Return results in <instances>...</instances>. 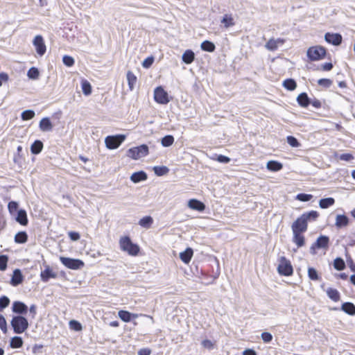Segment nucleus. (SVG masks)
Returning <instances> with one entry per match:
<instances>
[{
  "label": "nucleus",
  "instance_id": "nucleus-37",
  "mask_svg": "<svg viewBox=\"0 0 355 355\" xmlns=\"http://www.w3.org/2000/svg\"><path fill=\"white\" fill-rule=\"evenodd\" d=\"M10 345L12 348H19L23 345L22 338L19 336H14L11 338Z\"/></svg>",
  "mask_w": 355,
  "mask_h": 355
},
{
  "label": "nucleus",
  "instance_id": "nucleus-53",
  "mask_svg": "<svg viewBox=\"0 0 355 355\" xmlns=\"http://www.w3.org/2000/svg\"><path fill=\"white\" fill-rule=\"evenodd\" d=\"M313 196L311 194L300 193L296 196V199L302 202L309 201L312 198Z\"/></svg>",
  "mask_w": 355,
  "mask_h": 355
},
{
  "label": "nucleus",
  "instance_id": "nucleus-51",
  "mask_svg": "<svg viewBox=\"0 0 355 355\" xmlns=\"http://www.w3.org/2000/svg\"><path fill=\"white\" fill-rule=\"evenodd\" d=\"M8 209L10 214H14L18 209V203L15 201H11L8 203Z\"/></svg>",
  "mask_w": 355,
  "mask_h": 355
},
{
  "label": "nucleus",
  "instance_id": "nucleus-2",
  "mask_svg": "<svg viewBox=\"0 0 355 355\" xmlns=\"http://www.w3.org/2000/svg\"><path fill=\"white\" fill-rule=\"evenodd\" d=\"M10 324L14 332L17 334L24 333L28 328L27 319L21 315L14 316L11 320Z\"/></svg>",
  "mask_w": 355,
  "mask_h": 355
},
{
  "label": "nucleus",
  "instance_id": "nucleus-21",
  "mask_svg": "<svg viewBox=\"0 0 355 355\" xmlns=\"http://www.w3.org/2000/svg\"><path fill=\"white\" fill-rule=\"evenodd\" d=\"M303 233L293 232V242L296 244L297 248L302 247L304 245V236Z\"/></svg>",
  "mask_w": 355,
  "mask_h": 355
},
{
  "label": "nucleus",
  "instance_id": "nucleus-48",
  "mask_svg": "<svg viewBox=\"0 0 355 355\" xmlns=\"http://www.w3.org/2000/svg\"><path fill=\"white\" fill-rule=\"evenodd\" d=\"M8 261V256L0 255V270L4 271L7 268Z\"/></svg>",
  "mask_w": 355,
  "mask_h": 355
},
{
  "label": "nucleus",
  "instance_id": "nucleus-5",
  "mask_svg": "<svg viewBox=\"0 0 355 355\" xmlns=\"http://www.w3.org/2000/svg\"><path fill=\"white\" fill-rule=\"evenodd\" d=\"M125 139V136L123 135L107 136L105 139V144L108 149L113 150L117 148Z\"/></svg>",
  "mask_w": 355,
  "mask_h": 355
},
{
  "label": "nucleus",
  "instance_id": "nucleus-26",
  "mask_svg": "<svg viewBox=\"0 0 355 355\" xmlns=\"http://www.w3.org/2000/svg\"><path fill=\"white\" fill-rule=\"evenodd\" d=\"M326 293L327 296L334 302H338L340 300V293L336 289L328 288L326 290Z\"/></svg>",
  "mask_w": 355,
  "mask_h": 355
},
{
  "label": "nucleus",
  "instance_id": "nucleus-43",
  "mask_svg": "<svg viewBox=\"0 0 355 355\" xmlns=\"http://www.w3.org/2000/svg\"><path fill=\"white\" fill-rule=\"evenodd\" d=\"M27 76L30 79L36 80L39 78L40 72L36 67H31L28 71Z\"/></svg>",
  "mask_w": 355,
  "mask_h": 355
},
{
  "label": "nucleus",
  "instance_id": "nucleus-30",
  "mask_svg": "<svg viewBox=\"0 0 355 355\" xmlns=\"http://www.w3.org/2000/svg\"><path fill=\"white\" fill-rule=\"evenodd\" d=\"M335 203V200L333 198H322L319 201V206L322 209H327Z\"/></svg>",
  "mask_w": 355,
  "mask_h": 355
},
{
  "label": "nucleus",
  "instance_id": "nucleus-42",
  "mask_svg": "<svg viewBox=\"0 0 355 355\" xmlns=\"http://www.w3.org/2000/svg\"><path fill=\"white\" fill-rule=\"evenodd\" d=\"M334 267L337 270H343L345 268V263L343 259L338 257L334 261Z\"/></svg>",
  "mask_w": 355,
  "mask_h": 355
},
{
  "label": "nucleus",
  "instance_id": "nucleus-38",
  "mask_svg": "<svg viewBox=\"0 0 355 355\" xmlns=\"http://www.w3.org/2000/svg\"><path fill=\"white\" fill-rule=\"evenodd\" d=\"M118 315L120 318V319L125 322H128L132 319V313L127 311H119L118 313Z\"/></svg>",
  "mask_w": 355,
  "mask_h": 355
},
{
  "label": "nucleus",
  "instance_id": "nucleus-15",
  "mask_svg": "<svg viewBox=\"0 0 355 355\" xmlns=\"http://www.w3.org/2000/svg\"><path fill=\"white\" fill-rule=\"evenodd\" d=\"M284 42V40L283 39H270L269 41L266 44L265 46L266 48L269 51H275L279 46L282 45Z\"/></svg>",
  "mask_w": 355,
  "mask_h": 355
},
{
  "label": "nucleus",
  "instance_id": "nucleus-24",
  "mask_svg": "<svg viewBox=\"0 0 355 355\" xmlns=\"http://www.w3.org/2000/svg\"><path fill=\"white\" fill-rule=\"evenodd\" d=\"M341 310L350 315H355V306L351 302L343 303L341 306Z\"/></svg>",
  "mask_w": 355,
  "mask_h": 355
},
{
  "label": "nucleus",
  "instance_id": "nucleus-17",
  "mask_svg": "<svg viewBox=\"0 0 355 355\" xmlns=\"http://www.w3.org/2000/svg\"><path fill=\"white\" fill-rule=\"evenodd\" d=\"M329 237L327 236H320L318 238L315 243L311 247V249H313L314 247H317L318 248H327L329 245Z\"/></svg>",
  "mask_w": 355,
  "mask_h": 355
},
{
  "label": "nucleus",
  "instance_id": "nucleus-56",
  "mask_svg": "<svg viewBox=\"0 0 355 355\" xmlns=\"http://www.w3.org/2000/svg\"><path fill=\"white\" fill-rule=\"evenodd\" d=\"M63 63L67 67H71L74 64V59L69 55H64L62 58Z\"/></svg>",
  "mask_w": 355,
  "mask_h": 355
},
{
  "label": "nucleus",
  "instance_id": "nucleus-58",
  "mask_svg": "<svg viewBox=\"0 0 355 355\" xmlns=\"http://www.w3.org/2000/svg\"><path fill=\"white\" fill-rule=\"evenodd\" d=\"M318 83L320 86L329 87L331 86L332 81L327 78H321L318 80Z\"/></svg>",
  "mask_w": 355,
  "mask_h": 355
},
{
  "label": "nucleus",
  "instance_id": "nucleus-14",
  "mask_svg": "<svg viewBox=\"0 0 355 355\" xmlns=\"http://www.w3.org/2000/svg\"><path fill=\"white\" fill-rule=\"evenodd\" d=\"M12 312L18 314H25L27 313L28 306L21 302H14L12 306Z\"/></svg>",
  "mask_w": 355,
  "mask_h": 355
},
{
  "label": "nucleus",
  "instance_id": "nucleus-40",
  "mask_svg": "<svg viewBox=\"0 0 355 355\" xmlns=\"http://www.w3.org/2000/svg\"><path fill=\"white\" fill-rule=\"evenodd\" d=\"M283 86L288 90L293 91L296 88L297 84L293 79H286L284 81Z\"/></svg>",
  "mask_w": 355,
  "mask_h": 355
},
{
  "label": "nucleus",
  "instance_id": "nucleus-16",
  "mask_svg": "<svg viewBox=\"0 0 355 355\" xmlns=\"http://www.w3.org/2000/svg\"><path fill=\"white\" fill-rule=\"evenodd\" d=\"M23 279L24 277L21 270L19 269H15L13 271V274L10 280V284L12 286H16L23 282Z\"/></svg>",
  "mask_w": 355,
  "mask_h": 355
},
{
  "label": "nucleus",
  "instance_id": "nucleus-50",
  "mask_svg": "<svg viewBox=\"0 0 355 355\" xmlns=\"http://www.w3.org/2000/svg\"><path fill=\"white\" fill-rule=\"evenodd\" d=\"M261 338L263 343H269L272 341L273 336L270 333L265 331L261 334Z\"/></svg>",
  "mask_w": 355,
  "mask_h": 355
},
{
  "label": "nucleus",
  "instance_id": "nucleus-9",
  "mask_svg": "<svg viewBox=\"0 0 355 355\" xmlns=\"http://www.w3.org/2000/svg\"><path fill=\"white\" fill-rule=\"evenodd\" d=\"M307 222L302 218L301 216L297 218V220L293 223L291 226L293 232L304 233L307 230Z\"/></svg>",
  "mask_w": 355,
  "mask_h": 355
},
{
  "label": "nucleus",
  "instance_id": "nucleus-19",
  "mask_svg": "<svg viewBox=\"0 0 355 355\" xmlns=\"http://www.w3.org/2000/svg\"><path fill=\"white\" fill-rule=\"evenodd\" d=\"M193 254V250L191 248H187L184 252L180 253V258L184 263L187 264L190 262Z\"/></svg>",
  "mask_w": 355,
  "mask_h": 355
},
{
  "label": "nucleus",
  "instance_id": "nucleus-27",
  "mask_svg": "<svg viewBox=\"0 0 355 355\" xmlns=\"http://www.w3.org/2000/svg\"><path fill=\"white\" fill-rule=\"evenodd\" d=\"M153 223V219L151 216H147L141 218L139 221V225L146 229H148Z\"/></svg>",
  "mask_w": 355,
  "mask_h": 355
},
{
  "label": "nucleus",
  "instance_id": "nucleus-20",
  "mask_svg": "<svg viewBox=\"0 0 355 355\" xmlns=\"http://www.w3.org/2000/svg\"><path fill=\"white\" fill-rule=\"evenodd\" d=\"M147 179V175L144 171L135 172L130 176V180L134 183H138L141 181L146 180Z\"/></svg>",
  "mask_w": 355,
  "mask_h": 355
},
{
  "label": "nucleus",
  "instance_id": "nucleus-4",
  "mask_svg": "<svg viewBox=\"0 0 355 355\" xmlns=\"http://www.w3.org/2000/svg\"><path fill=\"white\" fill-rule=\"evenodd\" d=\"M325 55V49L320 46H312L307 50V56L313 61L322 60L324 58Z\"/></svg>",
  "mask_w": 355,
  "mask_h": 355
},
{
  "label": "nucleus",
  "instance_id": "nucleus-29",
  "mask_svg": "<svg viewBox=\"0 0 355 355\" xmlns=\"http://www.w3.org/2000/svg\"><path fill=\"white\" fill-rule=\"evenodd\" d=\"M182 58L184 63L191 64L195 58V54L191 50H187L182 54Z\"/></svg>",
  "mask_w": 355,
  "mask_h": 355
},
{
  "label": "nucleus",
  "instance_id": "nucleus-7",
  "mask_svg": "<svg viewBox=\"0 0 355 355\" xmlns=\"http://www.w3.org/2000/svg\"><path fill=\"white\" fill-rule=\"evenodd\" d=\"M60 260L64 266L71 270H78L85 265L83 261L77 259L60 257Z\"/></svg>",
  "mask_w": 355,
  "mask_h": 355
},
{
  "label": "nucleus",
  "instance_id": "nucleus-35",
  "mask_svg": "<svg viewBox=\"0 0 355 355\" xmlns=\"http://www.w3.org/2000/svg\"><path fill=\"white\" fill-rule=\"evenodd\" d=\"M200 46L203 51L207 52H213L214 51L216 48L214 44L208 40H205L203 42H202Z\"/></svg>",
  "mask_w": 355,
  "mask_h": 355
},
{
  "label": "nucleus",
  "instance_id": "nucleus-1",
  "mask_svg": "<svg viewBox=\"0 0 355 355\" xmlns=\"http://www.w3.org/2000/svg\"><path fill=\"white\" fill-rule=\"evenodd\" d=\"M120 249L129 255L137 256L139 252L138 245L133 243L129 236H123L119 240Z\"/></svg>",
  "mask_w": 355,
  "mask_h": 355
},
{
  "label": "nucleus",
  "instance_id": "nucleus-34",
  "mask_svg": "<svg viewBox=\"0 0 355 355\" xmlns=\"http://www.w3.org/2000/svg\"><path fill=\"white\" fill-rule=\"evenodd\" d=\"M221 23L225 28H229L234 25V19L231 15L226 14L223 16Z\"/></svg>",
  "mask_w": 355,
  "mask_h": 355
},
{
  "label": "nucleus",
  "instance_id": "nucleus-32",
  "mask_svg": "<svg viewBox=\"0 0 355 355\" xmlns=\"http://www.w3.org/2000/svg\"><path fill=\"white\" fill-rule=\"evenodd\" d=\"M43 148V144L40 140H36L31 146V151L33 154L37 155L40 153Z\"/></svg>",
  "mask_w": 355,
  "mask_h": 355
},
{
  "label": "nucleus",
  "instance_id": "nucleus-44",
  "mask_svg": "<svg viewBox=\"0 0 355 355\" xmlns=\"http://www.w3.org/2000/svg\"><path fill=\"white\" fill-rule=\"evenodd\" d=\"M153 171L157 175L162 176L168 172V168L166 166H155Z\"/></svg>",
  "mask_w": 355,
  "mask_h": 355
},
{
  "label": "nucleus",
  "instance_id": "nucleus-64",
  "mask_svg": "<svg viewBox=\"0 0 355 355\" xmlns=\"http://www.w3.org/2000/svg\"><path fill=\"white\" fill-rule=\"evenodd\" d=\"M243 355H257V352L252 349H247L243 352Z\"/></svg>",
  "mask_w": 355,
  "mask_h": 355
},
{
  "label": "nucleus",
  "instance_id": "nucleus-23",
  "mask_svg": "<svg viewBox=\"0 0 355 355\" xmlns=\"http://www.w3.org/2000/svg\"><path fill=\"white\" fill-rule=\"evenodd\" d=\"M56 275L52 271L49 267H46L41 272V279L43 282H48L50 278H55Z\"/></svg>",
  "mask_w": 355,
  "mask_h": 355
},
{
  "label": "nucleus",
  "instance_id": "nucleus-52",
  "mask_svg": "<svg viewBox=\"0 0 355 355\" xmlns=\"http://www.w3.org/2000/svg\"><path fill=\"white\" fill-rule=\"evenodd\" d=\"M10 304V300L6 296H2L0 297V311L6 308Z\"/></svg>",
  "mask_w": 355,
  "mask_h": 355
},
{
  "label": "nucleus",
  "instance_id": "nucleus-62",
  "mask_svg": "<svg viewBox=\"0 0 355 355\" xmlns=\"http://www.w3.org/2000/svg\"><path fill=\"white\" fill-rule=\"evenodd\" d=\"M151 353L150 349L147 348L141 349L138 352V355H150Z\"/></svg>",
  "mask_w": 355,
  "mask_h": 355
},
{
  "label": "nucleus",
  "instance_id": "nucleus-33",
  "mask_svg": "<svg viewBox=\"0 0 355 355\" xmlns=\"http://www.w3.org/2000/svg\"><path fill=\"white\" fill-rule=\"evenodd\" d=\"M126 76H127V80H128L129 88L132 91L134 89V87L136 84L137 77L130 71H128Z\"/></svg>",
  "mask_w": 355,
  "mask_h": 355
},
{
  "label": "nucleus",
  "instance_id": "nucleus-55",
  "mask_svg": "<svg viewBox=\"0 0 355 355\" xmlns=\"http://www.w3.org/2000/svg\"><path fill=\"white\" fill-rule=\"evenodd\" d=\"M0 329L4 333L8 331L7 322L5 318L0 314Z\"/></svg>",
  "mask_w": 355,
  "mask_h": 355
},
{
  "label": "nucleus",
  "instance_id": "nucleus-11",
  "mask_svg": "<svg viewBox=\"0 0 355 355\" xmlns=\"http://www.w3.org/2000/svg\"><path fill=\"white\" fill-rule=\"evenodd\" d=\"M324 40L327 42L337 46L341 43L342 36L338 33H327L324 35Z\"/></svg>",
  "mask_w": 355,
  "mask_h": 355
},
{
  "label": "nucleus",
  "instance_id": "nucleus-25",
  "mask_svg": "<svg viewBox=\"0 0 355 355\" xmlns=\"http://www.w3.org/2000/svg\"><path fill=\"white\" fill-rule=\"evenodd\" d=\"M16 220L22 225H26L28 223L26 212L24 209H20L17 211Z\"/></svg>",
  "mask_w": 355,
  "mask_h": 355
},
{
  "label": "nucleus",
  "instance_id": "nucleus-3",
  "mask_svg": "<svg viewBox=\"0 0 355 355\" xmlns=\"http://www.w3.org/2000/svg\"><path fill=\"white\" fill-rule=\"evenodd\" d=\"M148 154V147L146 144L130 148L127 151V156L132 159H139Z\"/></svg>",
  "mask_w": 355,
  "mask_h": 355
},
{
  "label": "nucleus",
  "instance_id": "nucleus-47",
  "mask_svg": "<svg viewBox=\"0 0 355 355\" xmlns=\"http://www.w3.org/2000/svg\"><path fill=\"white\" fill-rule=\"evenodd\" d=\"M308 276L310 279L316 281L319 279V275L318 274L317 270L311 267L308 268Z\"/></svg>",
  "mask_w": 355,
  "mask_h": 355
},
{
  "label": "nucleus",
  "instance_id": "nucleus-22",
  "mask_svg": "<svg viewBox=\"0 0 355 355\" xmlns=\"http://www.w3.org/2000/svg\"><path fill=\"white\" fill-rule=\"evenodd\" d=\"M300 216L308 223L309 221L315 220L318 218L319 214L318 211L313 210L309 212H305Z\"/></svg>",
  "mask_w": 355,
  "mask_h": 355
},
{
  "label": "nucleus",
  "instance_id": "nucleus-57",
  "mask_svg": "<svg viewBox=\"0 0 355 355\" xmlns=\"http://www.w3.org/2000/svg\"><path fill=\"white\" fill-rule=\"evenodd\" d=\"M154 62V58L153 56H150L146 58L142 62V67L144 68L148 69L149 68Z\"/></svg>",
  "mask_w": 355,
  "mask_h": 355
},
{
  "label": "nucleus",
  "instance_id": "nucleus-18",
  "mask_svg": "<svg viewBox=\"0 0 355 355\" xmlns=\"http://www.w3.org/2000/svg\"><path fill=\"white\" fill-rule=\"evenodd\" d=\"M39 127L42 132H49L53 129V124L49 118L45 117L40 121Z\"/></svg>",
  "mask_w": 355,
  "mask_h": 355
},
{
  "label": "nucleus",
  "instance_id": "nucleus-8",
  "mask_svg": "<svg viewBox=\"0 0 355 355\" xmlns=\"http://www.w3.org/2000/svg\"><path fill=\"white\" fill-rule=\"evenodd\" d=\"M154 98L160 104H166L169 102L168 94L162 87H158L155 89Z\"/></svg>",
  "mask_w": 355,
  "mask_h": 355
},
{
  "label": "nucleus",
  "instance_id": "nucleus-36",
  "mask_svg": "<svg viewBox=\"0 0 355 355\" xmlns=\"http://www.w3.org/2000/svg\"><path fill=\"white\" fill-rule=\"evenodd\" d=\"M81 87L83 93L85 96H89L92 93V86L91 84L87 80H83L81 81Z\"/></svg>",
  "mask_w": 355,
  "mask_h": 355
},
{
  "label": "nucleus",
  "instance_id": "nucleus-60",
  "mask_svg": "<svg viewBox=\"0 0 355 355\" xmlns=\"http://www.w3.org/2000/svg\"><path fill=\"white\" fill-rule=\"evenodd\" d=\"M340 159L344 161H350L351 159H353V156L349 153H344L340 155Z\"/></svg>",
  "mask_w": 355,
  "mask_h": 355
},
{
  "label": "nucleus",
  "instance_id": "nucleus-59",
  "mask_svg": "<svg viewBox=\"0 0 355 355\" xmlns=\"http://www.w3.org/2000/svg\"><path fill=\"white\" fill-rule=\"evenodd\" d=\"M68 235H69V238L72 241H78L80 239L79 233L76 232H69L68 233Z\"/></svg>",
  "mask_w": 355,
  "mask_h": 355
},
{
  "label": "nucleus",
  "instance_id": "nucleus-61",
  "mask_svg": "<svg viewBox=\"0 0 355 355\" xmlns=\"http://www.w3.org/2000/svg\"><path fill=\"white\" fill-rule=\"evenodd\" d=\"M321 68L324 71H330L333 68V64L331 62H327L322 64Z\"/></svg>",
  "mask_w": 355,
  "mask_h": 355
},
{
  "label": "nucleus",
  "instance_id": "nucleus-45",
  "mask_svg": "<svg viewBox=\"0 0 355 355\" xmlns=\"http://www.w3.org/2000/svg\"><path fill=\"white\" fill-rule=\"evenodd\" d=\"M69 326L71 329H73L76 331H81L83 329L81 324L78 321L75 320H70L69 322Z\"/></svg>",
  "mask_w": 355,
  "mask_h": 355
},
{
  "label": "nucleus",
  "instance_id": "nucleus-46",
  "mask_svg": "<svg viewBox=\"0 0 355 355\" xmlns=\"http://www.w3.org/2000/svg\"><path fill=\"white\" fill-rule=\"evenodd\" d=\"M21 119L24 121H27L33 119L35 116V112L33 110H27L21 113Z\"/></svg>",
  "mask_w": 355,
  "mask_h": 355
},
{
  "label": "nucleus",
  "instance_id": "nucleus-63",
  "mask_svg": "<svg viewBox=\"0 0 355 355\" xmlns=\"http://www.w3.org/2000/svg\"><path fill=\"white\" fill-rule=\"evenodd\" d=\"M30 313L32 314V317L35 318L37 313V306L35 304H32L29 308Z\"/></svg>",
  "mask_w": 355,
  "mask_h": 355
},
{
  "label": "nucleus",
  "instance_id": "nucleus-31",
  "mask_svg": "<svg viewBox=\"0 0 355 355\" xmlns=\"http://www.w3.org/2000/svg\"><path fill=\"white\" fill-rule=\"evenodd\" d=\"M297 101L299 105L304 107H307L310 103L309 98L306 93L300 94L297 96Z\"/></svg>",
  "mask_w": 355,
  "mask_h": 355
},
{
  "label": "nucleus",
  "instance_id": "nucleus-41",
  "mask_svg": "<svg viewBox=\"0 0 355 355\" xmlns=\"http://www.w3.org/2000/svg\"><path fill=\"white\" fill-rule=\"evenodd\" d=\"M174 142V137L172 135H166L161 140V144L164 147H169Z\"/></svg>",
  "mask_w": 355,
  "mask_h": 355
},
{
  "label": "nucleus",
  "instance_id": "nucleus-13",
  "mask_svg": "<svg viewBox=\"0 0 355 355\" xmlns=\"http://www.w3.org/2000/svg\"><path fill=\"white\" fill-rule=\"evenodd\" d=\"M349 218L345 214H338L336 216L335 226L337 229L346 227L349 225Z\"/></svg>",
  "mask_w": 355,
  "mask_h": 355
},
{
  "label": "nucleus",
  "instance_id": "nucleus-6",
  "mask_svg": "<svg viewBox=\"0 0 355 355\" xmlns=\"http://www.w3.org/2000/svg\"><path fill=\"white\" fill-rule=\"evenodd\" d=\"M278 272L284 276H289L293 273V267L289 260L284 257H281L279 259L277 267Z\"/></svg>",
  "mask_w": 355,
  "mask_h": 355
},
{
  "label": "nucleus",
  "instance_id": "nucleus-12",
  "mask_svg": "<svg viewBox=\"0 0 355 355\" xmlns=\"http://www.w3.org/2000/svg\"><path fill=\"white\" fill-rule=\"evenodd\" d=\"M187 206L189 209L198 211H203L205 209V205L201 201L197 199H190L188 201Z\"/></svg>",
  "mask_w": 355,
  "mask_h": 355
},
{
  "label": "nucleus",
  "instance_id": "nucleus-10",
  "mask_svg": "<svg viewBox=\"0 0 355 355\" xmlns=\"http://www.w3.org/2000/svg\"><path fill=\"white\" fill-rule=\"evenodd\" d=\"M33 44L35 47L37 53L42 56L46 50V45L43 37L41 35H36L33 41Z\"/></svg>",
  "mask_w": 355,
  "mask_h": 355
},
{
  "label": "nucleus",
  "instance_id": "nucleus-54",
  "mask_svg": "<svg viewBox=\"0 0 355 355\" xmlns=\"http://www.w3.org/2000/svg\"><path fill=\"white\" fill-rule=\"evenodd\" d=\"M287 142L292 147H299L300 146V143L298 142L297 139L293 136L287 137Z\"/></svg>",
  "mask_w": 355,
  "mask_h": 355
},
{
  "label": "nucleus",
  "instance_id": "nucleus-28",
  "mask_svg": "<svg viewBox=\"0 0 355 355\" xmlns=\"http://www.w3.org/2000/svg\"><path fill=\"white\" fill-rule=\"evenodd\" d=\"M282 167L283 166L280 162L273 160L268 162L266 164L267 169L271 171H279Z\"/></svg>",
  "mask_w": 355,
  "mask_h": 355
},
{
  "label": "nucleus",
  "instance_id": "nucleus-39",
  "mask_svg": "<svg viewBox=\"0 0 355 355\" xmlns=\"http://www.w3.org/2000/svg\"><path fill=\"white\" fill-rule=\"evenodd\" d=\"M27 234L25 232H19L15 236V241L17 243H24L27 241Z\"/></svg>",
  "mask_w": 355,
  "mask_h": 355
},
{
  "label": "nucleus",
  "instance_id": "nucleus-49",
  "mask_svg": "<svg viewBox=\"0 0 355 355\" xmlns=\"http://www.w3.org/2000/svg\"><path fill=\"white\" fill-rule=\"evenodd\" d=\"M211 159L220 163H229L230 162V159L228 157L223 155H215Z\"/></svg>",
  "mask_w": 355,
  "mask_h": 355
}]
</instances>
